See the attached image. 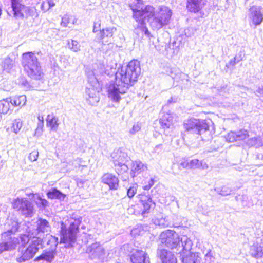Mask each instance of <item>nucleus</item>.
Masks as SVG:
<instances>
[{
  "mask_svg": "<svg viewBox=\"0 0 263 263\" xmlns=\"http://www.w3.org/2000/svg\"><path fill=\"white\" fill-rule=\"evenodd\" d=\"M185 131L193 134L201 135L209 130V126L204 120L192 118L185 120L183 123Z\"/></svg>",
  "mask_w": 263,
  "mask_h": 263,
  "instance_id": "6",
  "label": "nucleus"
},
{
  "mask_svg": "<svg viewBox=\"0 0 263 263\" xmlns=\"http://www.w3.org/2000/svg\"><path fill=\"white\" fill-rule=\"evenodd\" d=\"M38 1H39V0H35V1H34V2H35V3H38Z\"/></svg>",
  "mask_w": 263,
  "mask_h": 263,
  "instance_id": "59",
  "label": "nucleus"
},
{
  "mask_svg": "<svg viewBox=\"0 0 263 263\" xmlns=\"http://www.w3.org/2000/svg\"><path fill=\"white\" fill-rule=\"evenodd\" d=\"M205 5V0H187V9L190 12L196 13L201 10Z\"/></svg>",
  "mask_w": 263,
  "mask_h": 263,
  "instance_id": "22",
  "label": "nucleus"
},
{
  "mask_svg": "<svg viewBox=\"0 0 263 263\" xmlns=\"http://www.w3.org/2000/svg\"><path fill=\"white\" fill-rule=\"evenodd\" d=\"M182 261L183 263H201V255L199 253L189 252L182 255Z\"/></svg>",
  "mask_w": 263,
  "mask_h": 263,
  "instance_id": "23",
  "label": "nucleus"
},
{
  "mask_svg": "<svg viewBox=\"0 0 263 263\" xmlns=\"http://www.w3.org/2000/svg\"><path fill=\"white\" fill-rule=\"evenodd\" d=\"M111 157L118 174H122L128 171V167L126 163L128 161L129 158L125 152L120 149H117L112 153Z\"/></svg>",
  "mask_w": 263,
  "mask_h": 263,
  "instance_id": "8",
  "label": "nucleus"
},
{
  "mask_svg": "<svg viewBox=\"0 0 263 263\" xmlns=\"http://www.w3.org/2000/svg\"><path fill=\"white\" fill-rule=\"evenodd\" d=\"M58 243V238L55 236H50L48 245L50 246L51 250L55 249Z\"/></svg>",
  "mask_w": 263,
  "mask_h": 263,
  "instance_id": "40",
  "label": "nucleus"
},
{
  "mask_svg": "<svg viewBox=\"0 0 263 263\" xmlns=\"http://www.w3.org/2000/svg\"><path fill=\"white\" fill-rule=\"evenodd\" d=\"M247 144L249 146H255L256 147H258L263 145V142L260 137H257L249 139L247 141Z\"/></svg>",
  "mask_w": 263,
  "mask_h": 263,
  "instance_id": "36",
  "label": "nucleus"
},
{
  "mask_svg": "<svg viewBox=\"0 0 263 263\" xmlns=\"http://www.w3.org/2000/svg\"><path fill=\"white\" fill-rule=\"evenodd\" d=\"M104 73H107L106 70H105L104 66L101 64L97 65V69L94 68L92 71H90L87 72V76L88 74L90 75L91 78L96 77L98 79V81L100 78H99L100 75H102Z\"/></svg>",
  "mask_w": 263,
  "mask_h": 263,
  "instance_id": "33",
  "label": "nucleus"
},
{
  "mask_svg": "<svg viewBox=\"0 0 263 263\" xmlns=\"http://www.w3.org/2000/svg\"><path fill=\"white\" fill-rule=\"evenodd\" d=\"M26 102V97L24 95L11 99V105L15 106H23L25 105Z\"/></svg>",
  "mask_w": 263,
  "mask_h": 263,
  "instance_id": "35",
  "label": "nucleus"
},
{
  "mask_svg": "<svg viewBox=\"0 0 263 263\" xmlns=\"http://www.w3.org/2000/svg\"><path fill=\"white\" fill-rule=\"evenodd\" d=\"M231 191L232 190L229 187L223 186L219 192V194L222 196H227L231 194Z\"/></svg>",
  "mask_w": 263,
  "mask_h": 263,
  "instance_id": "44",
  "label": "nucleus"
},
{
  "mask_svg": "<svg viewBox=\"0 0 263 263\" xmlns=\"http://www.w3.org/2000/svg\"><path fill=\"white\" fill-rule=\"evenodd\" d=\"M160 240L166 247L173 249L176 248L179 244L180 238L178 234L173 230H167L160 235Z\"/></svg>",
  "mask_w": 263,
  "mask_h": 263,
  "instance_id": "10",
  "label": "nucleus"
},
{
  "mask_svg": "<svg viewBox=\"0 0 263 263\" xmlns=\"http://www.w3.org/2000/svg\"><path fill=\"white\" fill-rule=\"evenodd\" d=\"M213 256L211 253V250L208 251L207 253L205 255V260L208 263H210L212 261Z\"/></svg>",
  "mask_w": 263,
  "mask_h": 263,
  "instance_id": "54",
  "label": "nucleus"
},
{
  "mask_svg": "<svg viewBox=\"0 0 263 263\" xmlns=\"http://www.w3.org/2000/svg\"><path fill=\"white\" fill-rule=\"evenodd\" d=\"M13 15L16 18L22 19L24 17L33 16L36 14V9L32 5L35 3L32 0H10Z\"/></svg>",
  "mask_w": 263,
  "mask_h": 263,
  "instance_id": "4",
  "label": "nucleus"
},
{
  "mask_svg": "<svg viewBox=\"0 0 263 263\" xmlns=\"http://www.w3.org/2000/svg\"><path fill=\"white\" fill-rule=\"evenodd\" d=\"M23 125L22 121L20 119H15L13 121L12 128L13 131L15 134H17L21 129Z\"/></svg>",
  "mask_w": 263,
  "mask_h": 263,
  "instance_id": "38",
  "label": "nucleus"
},
{
  "mask_svg": "<svg viewBox=\"0 0 263 263\" xmlns=\"http://www.w3.org/2000/svg\"><path fill=\"white\" fill-rule=\"evenodd\" d=\"M160 123L161 127L165 130V134L168 135L169 132H167V130H172L174 127L172 116L169 113L164 114L160 119Z\"/></svg>",
  "mask_w": 263,
  "mask_h": 263,
  "instance_id": "20",
  "label": "nucleus"
},
{
  "mask_svg": "<svg viewBox=\"0 0 263 263\" xmlns=\"http://www.w3.org/2000/svg\"><path fill=\"white\" fill-rule=\"evenodd\" d=\"M40 258L44 259L48 262H51L54 258V254L52 250L51 251H48L41 255Z\"/></svg>",
  "mask_w": 263,
  "mask_h": 263,
  "instance_id": "39",
  "label": "nucleus"
},
{
  "mask_svg": "<svg viewBox=\"0 0 263 263\" xmlns=\"http://www.w3.org/2000/svg\"><path fill=\"white\" fill-rule=\"evenodd\" d=\"M137 187V184H135L128 189L127 194L129 198H132L136 194Z\"/></svg>",
  "mask_w": 263,
  "mask_h": 263,
  "instance_id": "42",
  "label": "nucleus"
},
{
  "mask_svg": "<svg viewBox=\"0 0 263 263\" xmlns=\"http://www.w3.org/2000/svg\"><path fill=\"white\" fill-rule=\"evenodd\" d=\"M161 224V223H159V225H160ZM162 224H163V225H165V224H164V223H162Z\"/></svg>",
  "mask_w": 263,
  "mask_h": 263,
  "instance_id": "60",
  "label": "nucleus"
},
{
  "mask_svg": "<svg viewBox=\"0 0 263 263\" xmlns=\"http://www.w3.org/2000/svg\"><path fill=\"white\" fill-rule=\"evenodd\" d=\"M7 241L5 242H2L0 243V254L4 251L12 250L14 249L16 244L18 243V240L17 238H13L10 236L8 237Z\"/></svg>",
  "mask_w": 263,
  "mask_h": 263,
  "instance_id": "24",
  "label": "nucleus"
},
{
  "mask_svg": "<svg viewBox=\"0 0 263 263\" xmlns=\"http://www.w3.org/2000/svg\"><path fill=\"white\" fill-rule=\"evenodd\" d=\"M88 81L90 84V86L87 87L86 89V100L89 104L95 105L100 100L99 91L96 88L98 84V79L96 77L91 78L89 74Z\"/></svg>",
  "mask_w": 263,
  "mask_h": 263,
  "instance_id": "9",
  "label": "nucleus"
},
{
  "mask_svg": "<svg viewBox=\"0 0 263 263\" xmlns=\"http://www.w3.org/2000/svg\"><path fill=\"white\" fill-rule=\"evenodd\" d=\"M14 209L20 211L23 215L27 217H32L34 213L32 204L25 198H17L12 202Z\"/></svg>",
  "mask_w": 263,
  "mask_h": 263,
  "instance_id": "11",
  "label": "nucleus"
},
{
  "mask_svg": "<svg viewBox=\"0 0 263 263\" xmlns=\"http://www.w3.org/2000/svg\"><path fill=\"white\" fill-rule=\"evenodd\" d=\"M48 2V4H49V8L52 7H53L55 5L54 3L52 0H46Z\"/></svg>",
  "mask_w": 263,
  "mask_h": 263,
  "instance_id": "55",
  "label": "nucleus"
},
{
  "mask_svg": "<svg viewBox=\"0 0 263 263\" xmlns=\"http://www.w3.org/2000/svg\"><path fill=\"white\" fill-rule=\"evenodd\" d=\"M39 156V152L36 151H32L30 153L28 157L29 159L31 161H35L37 160Z\"/></svg>",
  "mask_w": 263,
  "mask_h": 263,
  "instance_id": "48",
  "label": "nucleus"
},
{
  "mask_svg": "<svg viewBox=\"0 0 263 263\" xmlns=\"http://www.w3.org/2000/svg\"><path fill=\"white\" fill-rule=\"evenodd\" d=\"M22 225L17 220L14 218L8 219L5 224L6 231L2 234V237L5 238L6 237L12 234H14L19 230Z\"/></svg>",
  "mask_w": 263,
  "mask_h": 263,
  "instance_id": "13",
  "label": "nucleus"
},
{
  "mask_svg": "<svg viewBox=\"0 0 263 263\" xmlns=\"http://www.w3.org/2000/svg\"><path fill=\"white\" fill-rule=\"evenodd\" d=\"M35 202L36 204L42 208H45L48 204V201L46 199H42L38 195H37V199L35 200Z\"/></svg>",
  "mask_w": 263,
  "mask_h": 263,
  "instance_id": "41",
  "label": "nucleus"
},
{
  "mask_svg": "<svg viewBox=\"0 0 263 263\" xmlns=\"http://www.w3.org/2000/svg\"><path fill=\"white\" fill-rule=\"evenodd\" d=\"M248 136V132L247 130L241 129L237 132H230L225 136V138L226 141L229 142H234L243 140Z\"/></svg>",
  "mask_w": 263,
  "mask_h": 263,
  "instance_id": "15",
  "label": "nucleus"
},
{
  "mask_svg": "<svg viewBox=\"0 0 263 263\" xmlns=\"http://www.w3.org/2000/svg\"><path fill=\"white\" fill-rule=\"evenodd\" d=\"M51 227L48 221L40 218L36 221V233H45L50 231Z\"/></svg>",
  "mask_w": 263,
  "mask_h": 263,
  "instance_id": "26",
  "label": "nucleus"
},
{
  "mask_svg": "<svg viewBox=\"0 0 263 263\" xmlns=\"http://www.w3.org/2000/svg\"><path fill=\"white\" fill-rule=\"evenodd\" d=\"M102 182L108 185L111 190H116L119 186V179L115 175L106 173L102 177Z\"/></svg>",
  "mask_w": 263,
  "mask_h": 263,
  "instance_id": "19",
  "label": "nucleus"
},
{
  "mask_svg": "<svg viewBox=\"0 0 263 263\" xmlns=\"http://www.w3.org/2000/svg\"><path fill=\"white\" fill-rule=\"evenodd\" d=\"M81 183V182H79V183H78V184L79 185Z\"/></svg>",
  "mask_w": 263,
  "mask_h": 263,
  "instance_id": "61",
  "label": "nucleus"
},
{
  "mask_svg": "<svg viewBox=\"0 0 263 263\" xmlns=\"http://www.w3.org/2000/svg\"><path fill=\"white\" fill-rule=\"evenodd\" d=\"M140 73V63L137 60H132L126 66L119 69L115 74V81L108 87L109 98L114 102H119L120 95L125 93L129 87L137 81Z\"/></svg>",
  "mask_w": 263,
  "mask_h": 263,
  "instance_id": "2",
  "label": "nucleus"
},
{
  "mask_svg": "<svg viewBox=\"0 0 263 263\" xmlns=\"http://www.w3.org/2000/svg\"><path fill=\"white\" fill-rule=\"evenodd\" d=\"M48 197L51 199H57L60 200H64L66 195L62 193L56 188H51L47 193Z\"/></svg>",
  "mask_w": 263,
  "mask_h": 263,
  "instance_id": "29",
  "label": "nucleus"
},
{
  "mask_svg": "<svg viewBox=\"0 0 263 263\" xmlns=\"http://www.w3.org/2000/svg\"><path fill=\"white\" fill-rule=\"evenodd\" d=\"M179 168L180 170L182 168H190V161L189 160H183L179 164Z\"/></svg>",
  "mask_w": 263,
  "mask_h": 263,
  "instance_id": "49",
  "label": "nucleus"
},
{
  "mask_svg": "<svg viewBox=\"0 0 263 263\" xmlns=\"http://www.w3.org/2000/svg\"><path fill=\"white\" fill-rule=\"evenodd\" d=\"M32 235H33V237H34L35 236L33 235V234H32Z\"/></svg>",
  "mask_w": 263,
  "mask_h": 263,
  "instance_id": "62",
  "label": "nucleus"
},
{
  "mask_svg": "<svg viewBox=\"0 0 263 263\" xmlns=\"http://www.w3.org/2000/svg\"><path fill=\"white\" fill-rule=\"evenodd\" d=\"M141 129V127L138 124H134L133 126V128L130 130L129 133L134 135L138 131H139Z\"/></svg>",
  "mask_w": 263,
  "mask_h": 263,
  "instance_id": "51",
  "label": "nucleus"
},
{
  "mask_svg": "<svg viewBox=\"0 0 263 263\" xmlns=\"http://www.w3.org/2000/svg\"><path fill=\"white\" fill-rule=\"evenodd\" d=\"M133 263H150L147 254L142 250H136L130 257Z\"/></svg>",
  "mask_w": 263,
  "mask_h": 263,
  "instance_id": "16",
  "label": "nucleus"
},
{
  "mask_svg": "<svg viewBox=\"0 0 263 263\" xmlns=\"http://www.w3.org/2000/svg\"><path fill=\"white\" fill-rule=\"evenodd\" d=\"M42 239L37 237L32 241L31 243L25 250L21 251V256L16 258L19 263L25 262L32 258L39 249L42 248Z\"/></svg>",
  "mask_w": 263,
  "mask_h": 263,
  "instance_id": "7",
  "label": "nucleus"
},
{
  "mask_svg": "<svg viewBox=\"0 0 263 263\" xmlns=\"http://www.w3.org/2000/svg\"><path fill=\"white\" fill-rule=\"evenodd\" d=\"M39 122H44L43 117L42 116H39L38 117Z\"/></svg>",
  "mask_w": 263,
  "mask_h": 263,
  "instance_id": "56",
  "label": "nucleus"
},
{
  "mask_svg": "<svg viewBox=\"0 0 263 263\" xmlns=\"http://www.w3.org/2000/svg\"><path fill=\"white\" fill-rule=\"evenodd\" d=\"M249 23L255 27L260 25L263 22V12L260 6H252L249 9L248 14Z\"/></svg>",
  "mask_w": 263,
  "mask_h": 263,
  "instance_id": "12",
  "label": "nucleus"
},
{
  "mask_svg": "<svg viewBox=\"0 0 263 263\" xmlns=\"http://www.w3.org/2000/svg\"><path fill=\"white\" fill-rule=\"evenodd\" d=\"M140 201L143 207L142 214L148 213L151 209L154 208L155 203L153 201L152 198L146 195H142L140 197Z\"/></svg>",
  "mask_w": 263,
  "mask_h": 263,
  "instance_id": "25",
  "label": "nucleus"
},
{
  "mask_svg": "<svg viewBox=\"0 0 263 263\" xmlns=\"http://www.w3.org/2000/svg\"><path fill=\"white\" fill-rule=\"evenodd\" d=\"M157 254L162 263H177V259L174 254L166 249H159Z\"/></svg>",
  "mask_w": 263,
  "mask_h": 263,
  "instance_id": "17",
  "label": "nucleus"
},
{
  "mask_svg": "<svg viewBox=\"0 0 263 263\" xmlns=\"http://www.w3.org/2000/svg\"><path fill=\"white\" fill-rule=\"evenodd\" d=\"M70 22V17L68 15H64L62 18L61 24L63 27H67Z\"/></svg>",
  "mask_w": 263,
  "mask_h": 263,
  "instance_id": "46",
  "label": "nucleus"
},
{
  "mask_svg": "<svg viewBox=\"0 0 263 263\" xmlns=\"http://www.w3.org/2000/svg\"><path fill=\"white\" fill-rule=\"evenodd\" d=\"M146 169V165L140 160L133 161L131 165L130 175L134 178Z\"/></svg>",
  "mask_w": 263,
  "mask_h": 263,
  "instance_id": "21",
  "label": "nucleus"
},
{
  "mask_svg": "<svg viewBox=\"0 0 263 263\" xmlns=\"http://www.w3.org/2000/svg\"><path fill=\"white\" fill-rule=\"evenodd\" d=\"M117 29L115 27H107L100 30V39L103 44H105L108 42H111L113 34L116 32Z\"/></svg>",
  "mask_w": 263,
  "mask_h": 263,
  "instance_id": "18",
  "label": "nucleus"
},
{
  "mask_svg": "<svg viewBox=\"0 0 263 263\" xmlns=\"http://www.w3.org/2000/svg\"><path fill=\"white\" fill-rule=\"evenodd\" d=\"M68 47L73 52H78L81 50V45L78 42L72 39L68 41Z\"/></svg>",
  "mask_w": 263,
  "mask_h": 263,
  "instance_id": "37",
  "label": "nucleus"
},
{
  "mask_svg": "<svg viewBox=\"0 0 263 263\" xmlns=\"http://www.w3.org/2000/svg\"><path fill=\"white\" fill-rule=\"evenodd\" d=\"M242 58L240 57H238L237 56H236L233 59H231L230 61V64L231 65L234 66L236 63H238L239 61L242 60Z\"/></svg>",
  "mask_w": 263,
  "mask_h": 263,
  "instance_id": "52",
  "label": "nucleus"
},
{
  "mask_svg": "<svg viewBox=\"0 0 263 263\" xmlns=\"http://www.w3.org/2000/svg\"><path fill=\"white\" fill-rule=\"evenodd\" d=\"M10 103L11 104V98H7L0 101V113L7 114L10 108Z\"/></svg>",
  "mask_w": 263,
  "mask_h": 263,
  "instance_id": "34",
  "label": "nucleus"
},
{
  "mask_svg": "<svg viewBox=\"0 0 263 263\" xmlns=\"http://www.w3.org/2000/svg\"><path fill=\"white\" fill-rule=\"evenodd\" d=\"M155 182V181L154 179L151 178L146 185L143 186V189L144 190H149L154 184V183Z\"/></svg>",
  "mask_w": 263,
  "mask_h": 263,
  "instance_id": "50",
  "label": "nucleus"
},
{
  "mask_svg": "<svg viewBox=\"0 0 263 263\" xmlns=\"http://www.w3.org/2000/svg\"><path fill=\"white\" fill-rule=\"evenodd\" d=\"M86 251L92 258H99L104 255V249L99 242L87 246Z\"/></svg>",
  "mask_w": 263,
  "mask_h": 263,
  "instance_id": "14",
  "label": "nucleus"
},
{
  "mask_svg": "<svg viewBox=\"0 0 263 263\" xmlns=\"http://www.w3.org/2000/svg\"><path fill=\"white\" fill-rule=\"evenodd\" d=\"M18 83L22 86H24L25 89H28L29 87L28 82L23 77H21L18 79Z\"/></svg>",
  "mask_w": 263,
  "mask_h": 263,
  "instance_id": "45",
  "label": "nucleus"
},
{
  "mask_svg": "<svg viewBox=\"0 0 263 263\" xmlns=\"http://www.w3.org/2000/svg\"><path fill=\"white\" fill-rule=\"evenodd\" d=\"M180 241L182 243V255H185L187 253H189L190 252V250L192 249V241L190 239H189L186 236H183L181 237V238L180 239Z\"/></svg>",
  "mask_w": 263,
  "mask_h": 263,
  "instance_id": "28",
  "label": "nucleus"
},
{
  "mask_svg": "<svg viewBox=\"0 0 263 263\" xmlns=\"http://www.w3.org/2000/svg\"><path fill=\"white\" fill-rule=\"evenodd\" d=\"M93 31L94 32H97V27H96V25H95V26H94V27H93Z\"/></svg>",
  "mask_w": 263,
  "mask_h": 263,
  "instance_id": "58",
  "label": "nucleus"
},
{
  "mask_svg": "<svg viewBox=\"0 0 263 263\" xmlns=\"http://www.w3.org/2000/svg\"><path fill=\"white\" fill-rule=\"evenodd\" d=\"M44 127V122H39L35 130V135H40L42 132Z\"/></svg>",
  "mask_w": 263,
  "mask_h": 263,
  "instance_id": "47",
  "label": "nucleus"
},
{
  "mask_svg": "<svg viewBox=\"0 0 263 263\" xmlns=\"http://www.w3.org/2000/svg\"><path fill=\"white\" fill-rule=\"evenodd\" d=\"M251 255L256 258L263 257V247L258 243L253 244L250 248Z\"/></svg>",
  "mask_w": 263,
  "mask_h": 263,
  "instance_id": "30",
  "label": "nucleus"
},
{
  "mask_svg": "<svg viewBox=\"0 0 263 263\" xmlns=\"http://www.w3.org/2000/svg\"><path fill=\"white\" fill-rule=\"evenodd\" d=\"M48 5L47 1H43L41 6L42 10L44 11H46L49 10L50 8Z\"/></svg>",
  "mask_w": 263,
  "mask_h": 263,
  "instance_id": "53",
  "label": "nucleus"
},
{
  "mask_svg": "<svg viewBox=\"0 0 263 263\" xmlns=\"http://www.w3.org/2000/svg\"><path fill=\"white\" fill-rule=\"evenodd\" d=\"M258 92L259 93H262L263 94V88L262 89L259 88L258 90Z\"/></svg>",
  "mask_w": 263,
  "mask_h": 263,
  "instance_id": "57",
  "label": "nucleus"
},
{
  "mask_svg": "<svg viewBox=\"0 0 263 263\" xmlns=\"http://www.w3.org/2000/svg\"><path fill=\"white\" fill-rule=\"evenodd\" d=\"M78 231V226L72 222L70 224L68 230L63 223H61L60 243L66 244V247L72 246L76 239V234Z\"/></svg>",
  "mask_w": 263,
  "mask_h": 263,
  "instance_id": "5",
  "label": "nucleus"
},
{
  "mask_svg": "<svg viewBox=\"0 0 263 263\" xmlns=\"http://www.w3.org/2000/svg\"><path fill=\"white\" fill-rule=\"evenodd\" d=\"M22 65L25 72L31 79L41 80L44 73L37 57L32 52H28L22 55Z\"/></svg>",
  "mask_w": 263,
  "mask_h": 263,
  "instance_id": "3",
  "label": "nucleus"
},
{
  "mask_svg": "<svg viewBox=\"0 0 263 263\" xmlns=\"http://www.w3.org/2000/svg\"><path fill=\"white\" fill-rule=\"evenodd\" d=\"M47 126L50 127L51 130L56 132L60 124L59 120L53 114H49L47 117Z\"/></svg>",
  "mask_w": 263,
  "mask_h": 263,
  "instance_id": "27",
  "label": "nucleus"
},
{
  "mask_svg": "<svg viewBox=\"0 0 263 263\" xmlns=\"http://www.w3.org/2000/svg\"><path fill=\"white\" fill-rule=\"evenodd\" d=\"M15 66V61L7 58L2 62L1 66L4 71L9 72Z\"/></svg>",
  "mask_w": 263,
  "mask_h": 263,
  "instance_id": "31",
  "label": "nucleus"
},
{
  "mask_svg": "<svg viewBox=\"0 0 263 263\" xmlns=\"http://www.w3.org/2000/svg\"><path fill=\"white\" fill-rule=\"evenodd\" d=\"M189 161L190 169L200 168L205 170L208 168V165L203 160L199 161L198 159H193Z\"/></svg>",
  "mask_w": 263,
  "mask_h": 263,
  "instance_id": "32",
  "label": "nucleus"
},
{
  "mask_svg": "<svg viewBox=\"0 0 263 263\" xmlns=\"http://www.w3.org/2000/svg\"><path fill=\"white\" fill-rule=\"evenodd\" d=\"M30 241V237L28 235H22L20 236V243L22 246L25 247Z\"/></svg>",
  "mask_w": 263,
  "mask_h": 263,
  "instance_id": "43",
  "label": "nucleus"
},
{
  "mask_svg": "<svg viewBox=\"0 0 263 263\" xmlns=\"http://www.w3.org/2000/svg\"><path fill=\"white\" fill-rule=\"evenodd\" d=\"M137 2L139 5L132 8L133 17L138 23L137 27L140 28L145 34L148 32L145 25L146 18L154 30L160 29L169 23L172 12L168 7L162 6L159 8L158 10L155 11L152 6L147 5L144 8L140 7L141 0H137Z\"/></svg>",
  "mask_w": 263,
  "mask_h": 263,
  "instance_id": "1",
  "label": "nucleus"
}]
</instances>
